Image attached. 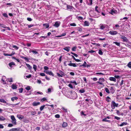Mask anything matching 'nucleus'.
Instances as JSON below:
<instances>
[{
  "mask_svg": "<svg viewBox=\"0 0 131 131\" xmlns=\"http://www.w3.org/2000/svg\"><path fill=\"white\" fill-rule=\"evenodd\" d=\"M23 88H20L19 89V92L20 93H21L23 92Z\"/></svg>",
  "mask_w": 131,
  "mask_h": 131,
  "instance_id": "nucleus-55",
  "label": "nucleus"
},
{
  "mask_svg": "<svg viewBox=\"0 0 131 131\" xmlns=\"http://www.w3.org/2000/svg\"><path fill=\"white\" fill-rule=\"evenodd\" d=\"M9 131H21V129L18 128H13L10 129Z\"/></svg>",
  "mask_w": 131,
  "mask_h": 131,
  "instance_id": "nucleus-6",
  "label": "nucleus"
},
{
  "mask_svg": "<svg viewBox=\"0 0 131 131\" xmlns=\"http://www.w3.org/2000/svg\"><path fill=\"white\" fill-rule=\"evenodd\" d=\"M59 73H57V75L59 77H62L65 76L66 75V74L64 73L61 71H59Z\"/></svg>",
  "mask_w": 131,
  "mask_h": 131,
  "instance_id": "nucleus-2",
  "label": "nucleus"
},
{
  "mask_svg": "<svg viewBox=\"0 0 131 131\" xmlns=\"http://www.w3.org/2000/svg\"><path fill=\"white\" fill-rule=\"evenodd\" d=\"M40 75L42 76H45V74L43 73H40Z\"/></svg>",
  "mask_w": 131,
  "mask_h": 131,
  "instance_id": "nucleus-51",
  "label": "nucleus"
},
{
  "mask_svg": "<svg viewBox=\"0 0 131 131\" xmlns=\"http://www.w3.org/2000/svg\"><path fill=\"white\" fill-rule=\"evenodd\" d=\"M37 82L39 84H40L41 83V80H37Z\"/></svg>",
  "mask_w": 131,
  "mask_h": 131,
  "instance_id": "nucleus-56",
  "label": "nucleus"
},
{
  "mask_svg": "<svg viewBox=\"0 0 131 131\" xmlns=\"http://www.w3.org/2000/svg\"><path fill=\"white\" fill-rule=\"evenodd\" d=\"M18 99V98L17 97H13L11 98V100L12 101H14L15 100H17Z\"/></svg>",
  "mask_w": 131,
  "mask_h": 131,
  "instance_id": "nucleus-24",
  "label": "nucleus"
},
{
  "mask_svg": "<svg viewBox=\"0 0 131 131\" xmlns=\"http://www.w3.org/2000/svg\"><path fill=\"white\" fill-rule=\"evenodd\" d=\"M85 90L83 89H80L79 91V93H83L85 92Z\"/></svg>",
  "mask_w": 131,
  "mask_h": 131,
  "instance_id": "nucleus-23",
  "label": "nucleus"
},
{
  "mask_svg": "<svg viewBox=\"0 0 131 131\" xmlns=\"http://www.w3.org/2000/svg\"><path fill=\"white\" fill-rule=\"evenodd\" d=\"M5 27H4V28H6L5 30L8 29V30H10V28L9 27H6V26L5 25Z\"/></svg>",
  "mask_w": 131,
  "mask_h": 131,
  "instance_id": "nucleus-48",
  "label": "nucleus"
},
{
  "mask_svg": "<svg viewBox=\"0 0 131 131\" xmlns=\"http://www.w3.org/2000/svg\"><path fill=\"white\" fill-rule=\"evenodd\" d=\"M113 43H115L116 45L118 46H119L120 45V43H119L117 42H114Z\"/></svg>",
  "mask_w": 131,
  "mask_h": 131,
  "instance_id": "nucleus-43",
  "label": "nucleus"
},
{
  "mask_svg": "<svg viewBox=\"0 0 131 131\" xmlns=\"http://www.w3.org/2000/svg\"><path fill=\"white\" fill-rule=\"evenodd\" d=\"M5 119V118L3 116H0V121H3Z\"/></svg>",
  "mask_w": 131,
  "mask_h": 131,
  "instance_id": "nucleus-25",
  "label": "nucleus"
},
{
  "mask_svg": "<svg viewBox=\"0 0 131 131\" xmlns=\"http://www.w3.org/2000/svg\"><path fill=\"white\" fill-rule=\"evenodd\" d=\"M127 66L129 68H131V62H129L128 63Z\"/></svg>",
  "mask_w": 131,
  "mask_h": 131,
  "instance_id": "nucleus-41",
  "label": "nucleus"
},
{
  "mask_svg": "<svg viewBox=\"0 0 131 131\" xmlns=\"http://www.w3.org/2000/svg\"><path fill=\"white\" fill-rule=\"evenodd\" d=\"M5 25L0 23V27H2L4 28V27H5Z\"/></svg>",
  "mask_w": 131,
  "mask_h": 131,
  "instance_id": "nucleus-52",
  "label": "nucleus"
},
{
  "mask_svg": "<svg viewBox=\"0 0 131 131\" xmlns=\"http://www.w3.org/2000/svg\"><path fill=\"white\" fill-rule=\"evenodd\" d=\"M68 126V124L66 122H63L62 126L63 127H66Z\"/></svg>",
  "mask_w": 131,
  "mask_h": 131,
  "instance_id": "nucleus-20",
  "label": "nucleus"
},
{
  "mask_svg": "<svg viewBox=\"0 0 131 131\" xmlns=\"http://www.w3.org/2000/svg\"><path fill=\"white\" fill-rule=\"evenodd\" d=\"M31 114L32 115H34L36 114V112L35 111H32L31 112Z\"/></svg>",
  "mask_w": 131,
  "mask_h": 131,
  "instance_id": "nucleus-36",
  "label": "nucleus"
},
{
  "mask_svg": "<svg viewBox=\"0 0 131 131\" xmlns=\"http://www.w3.org/2000/svg\"><path fill=\"white\" fill-rule=\"evenodd\" d=\"M15 54V52L14 51H13L12 52L11 54H10V56H12Z\"/></svg>",
  "mask_w": 131,
  "mask_h": 131,
  "instance_id": "nucleus-57",
  "label": "nucleus"
},
{
  "mask_svg": "<svg viewBox=\"0 0 131 131\" xmlns=\"http://www.w3.org/2000/svg\"><path fill=\"white\" fill-rule=\"evenodd\" d=\"M62 57V56H61L59 58V60L60 62H61V59Z\"/></svg>",
  "mask_w": 131,
  "mask_h": 131,
  "instance_id": "nucleus-63",
  "label": "nucleus"
},
{
  "mask_svg": "<svg viewBox=\"0 0 131 131\" xmlns=\"http://www.w3.org/2000/svg\"><path fill=\"white\" fill-rule=\"evenodd\" d=\"M11 118L12 119V122L14 125L16 124V120L14 117L13 115H12L11 116Z\"/></svg>",
  "mask_w": 131,
  "mask_h": 131,
  "instance_id": "nucleus-4",
  "label": "nucleus"
},
{
  "mask_svg": "<svg viewBox=\"0 0 131 131\" xmlns=\"http://www.w3.org/2000/svg\"><path fill=\"white\" fill-rule=\"evenodd\" d=\"M99 54L102 55L103 54V53L101 50H99Z\"/></svg>",
  "mask_w": 131,
  "mask_h": 131,
  "instance_id": "nucleus-45",
  "label": "nucleus"
},
{
  "mask_svg": "<svg viewBox=\"0 0 131 131\" xmlns=\"http://www.w3.org/2000/svg\"><path fill=\"white\" fill-rule=\"evenodd\" d=\"M111 99L110 98V97H109V96H107V97L106 98V101L108 102H110V99Z\"/></svg>",
  "mask_w": 131,
  "mask_h": 131,
  "instance_id": "nucleus-34",
  "label": "nucleus"
},
{
  "mask_svg": "<svg viewBox=\"0 0 131 131\" xmlns=\"http://www.w3.org/2000/svg\"><path fill=\"white\" fill-rule=\"evenodd\" d=\"M40 103L39 102H34L32 103V105L33 106H36L40 105Z\"/></svg>",
  "mask_w": 131,
  "mask_h": 131,
  "instance_id": "nucleus-13",
  "label": "nucleus"
},
{
  "mask_svg": "<svg viewBox=\"0 0 131 131\" xmlns=\"http://www.w3.org/2000/svg\"><path fill=\"white\" fill-rule=\"evenodd\" d=\"M11 87L13 89H16L17 88V86L16 84H13L12 85Z\"/></svg>",
  "mask_w": 131,
  "mask_h": 131,
  "instance_id": "nucleus-18",
  "label": "nucleus"
},
{
  "mask_svg": "<svg viewBox=\"0 0 131 131\" xmlns=\"http://www.w3.org/2000/svg\"><path fill=\"white\" fill-rule=\"evenodd\" d=\"M77 18L79 20H81L83 19V18L82 17L79 16L78 15L77 16Z\"/></svg>",
  "mask_w": 131,
  "mask_h": 131,
  "instance_id": "nucleus-29",
  "label": "nucleus"
},
{
  "mask_svg": "<svg viewBox=\"0 0 131 131\" xmlns=\"http://www.w3.org/2000/svg\"><path fill=\"white\" fill-rule=\"evenodd\" d=\"M90 25V23L87 21H85L84 23V25L85 26H89Z\"/></svg>",
  "mask_w": 131,
  "mask_h": 131,
  "instance_id": "nucleus-22",
  "label": "nucleus"
},
{
  "mask_svg": "<svg viewBox=\"0 0 131 131\" xmlns=\"http://www.w3.org/2000/svg\"><path fill=\"white\" fill-rule=\"evenodd\" d=\"M26 64L30 70H31L32 69V67L30 65L26 63Z\"/></svg>",
  "mask_w": 131,
  "mask_h": 131,
  "instance_id": "nucleus-27",
  "label": "nucleus"
},
{
  "mask_svg": "<svg viewBox=\"0 0 131 131\" xmlns=\"http://www.w3.org/2000/svg\"><path fill=\"white\" fill-rule=\"evenodd\" d=\"M77 48V47H76L74 46L72 48V50L73 51H76Z\"/></svg>",
  "mask_w": 131,
  "mask_h": 131,
  "instance_id": "nucleus-37",
  "label": "nucleus"
},
{
  "mask_svg": "<svg viewBox=\"0 0 131 131\" xmlns=\"http://www.w3.org/2000/svg\"><path fill=\"white\" fill-rule=\"evenodd\" d=\"M71 83H73L75 85H77L78 84L75 81H70Z\"/></svg>",
  "mask_w": 131,
  "mask_h": 131,
  "instance_id": "nucleus-30",
  "label": "nucleus"
},
{
  "mask_svg": "<svg viewBox=\"0 0 131 131\" xmlns=\"http://www.w3.org/2000/svg\"><path fill=\"white\" fill-rule=\"evenodd\" d=\"M44 72L47 74H49L50 75H52V76H54V74L51 71H49L48 70H44Z\"/></svg>",
  "mask_w": 131,
  "mask_h": 131,
  "instance_id": "nucleus-5",
  "label": "nucleus"
},
{
  "mask_svg": "<svg viewBox=\"0 0 131 131\" xmlns=\"http://www.w3.org/2000/svg\"><path fill=\"white\" fill-rule=\"evenodd\" d=\"M116 11H114L113 10H112L111 11V13H110L112 14H113L114 13H116Z\"/></svg>",
  "mask_w": 131,
  "mask_h": 131,
  "instance_id": "nucleus-44",
  "label": "nucleus"
},
{
  "mask_svg": "<svg viewBox=\"0 0 131 131\" xmlns=\"http://www.w3.org/2000/svg\"><path fill=\"white\" fill-rule=\"evenodd\" d=\"M3 15L5 17H8V16L6 13H3Z\"/></svg>",
  "mask_w": 131,
  "mask_h": 131,
  "instance_id": "nucleus-50",
  "label": "nucleus"
},
{
  "mask_svg": "<svg viewBox=\"0 0 131 131\" xmlns=\"http://www.w3.org/2000/svg\"><path fill=\"white\" fill-rule=\"evenodd\" d=\"M127 124V122H123L121 124L119 125V126H122L124 125H126Z\"/></svg>",
  "mask_w": 131,
  "mask_h": 131,
  "instance_id": "nucleus-28",
  "label": "nucleus"
},
{
  "mask_svg": "<svg viewBox=\"0 0 131 131\" xmlns=\"http://www.w3.org/2000/svg\"><path fill=\"white\" fill-rule=\"evenodd\" d=\"M43 26L45 27L46 28H48L49 27V25L47 24H43Z\"/></svg>",
  "mask_w": 131,
  "mask_h": 131,
  "instance_id": "nucleus-26",
  "label": "nucleus"
},
{
  "mask_svg": "<svg viewBox=\"0 0 131 131\" xmlns=\"http://www.w3.org/2000/svg\"><path fill=\"white\" fill-rule=\"evenodd\" d=\"M78 65V64H76L74 63H73V65L72 66L74 67H75L77 66V65Z\"/></svg>",
  "mask_w": 131,
  "mask_h": 131,
  "instance_id": "nucleus-61",
  "label": "nucleus"
},
{
  "mask_svg": "<svg viewBox=\"0 0 131 131\" xmlns=\"http://www.w3.org/2000/svg\"><path fill=\"white\" fill-rule=\"evenodd\" d=\"M0 102L3 103H6V101L4 99H1Z\"/></svg>",
  "mask_w": 131,
  "mask_h": 131,
  "instance_id": "nucleus-40",
  "label": "nucleus"
},
{
  "mask_svg": "<svg viewBox=\"0 0 131 131\" xmlns=\"http://www.w3.org/2000/svg\"><path fill=\"white\" fill-rule=\"evenodd\" d=\"M86 62L85 61H84L83 64L82 65H81L80 66V67H82V66H83L84 67H88L89 66V65H86Z\"/></svg>",
  "mask_w": 131,
  "mask_h": 131,
  "instance_id": "nucleus-15",
  "label": "nucleus"
},
{
  "mask_svg": "<svg viewBox=\"0 0 131 131\" xmlns=\"http://www.w3.org/2000/svg\"><path fill=\"white\" fill-rule=\"evenodd\" d=\"M67 9L68 10H73V7L67 5Z\"/></svg>",
  "mask_w": 131,
  "mask_h": 131,
  "instance_id": "nucleus-16",
  "label": "nucleus"
},
{
  "mask_svg": "<svg viewBox=\"0 0 131 131\" xmlns=\"http://www.w3.org/2000/svg\"><path fill=\"white\" fill-rule=\"evenodd\" d=\"M34 26V25H33V24H31V25H28V27L29 28H30L32 27L33 26Z\"/></svg>",
  "mask_w": 131,
  "mask_h": 131,
  "instance_id": "nucleus-60",
  "label": "nucleus"
},
{
  "mask_svg": "<svg viewBox=\"0 0 131 131\" xmlns=\"http://www.w3.org/2000/svg\"><path fill=\"white\" fill-rule=\"evenodd\" d=\"M61 109H62L64 111V112H67V109L65 108L64 107H62L61 108Z\"/></svg>",
  "mask_w": 131,
  "mask_h": 131,
  "instance_id": "nucleus-35",
  "label": "nucleus"
},
{
  "mask_svg": "<svg viewBox=\"0 0 131 131\" xmlns=\"http://www.w3.org/2000/svg\"><path fill=\"white\" fill-rule=\"evenodd\" d=\"M49 68L47 66H45L44 67V69L45 70H47L49 69Z\"/></svg>",
  "mask_w": 131,
  "mask_h": 131,
  "instance_id": "nucleus-53",
  "label": "nucleus"
},
{
  "mask_svg": "<svg viewBox=\"0 0 131 131\" xmlns=\"http://www.w3.org/2000/svg\"><path fill=\"white\" fill-rule=\"evenodd\" d=\"M70 25L71 26H76V25L75 23H71L70 24Z\"/></svg>",
  "mask_w": 131,
  "mask_h": 131,
  "instance_id": "nucleus-39",
  "label": "nucleus"
},
{
  "mask_svg": "<svg viewBox=\"0 0 131 131\" xmlns=\"http://www.w3.org/2000/svg\"><path fill=\"white\" fill-rule=\"evenodd\" d=\"M105 91L106 93H110V92L109 91L107 88H105Z\"/></svg>",
  "mask_w": 131,
  "mask_h": 131,
  "instance_id": "nucleus-38",
  "label": "nucleus"
},
{
  "mask_svg": "<svg viewBox=\"0 0 131 131\" xmlns=\"http://www.w3.org/2000/svg\"><path fill=\"white\" fill-rule=\"evenodd\" d=\"M60 22L59 21H57L53 25V26L56 27L57 28L58 27L60 26Z\"/></svg>",
  "mask_w": 131,
  "mask_h": 131,
  "instance_id": "nucleus-7",
  "label": "nucleus"
},
{
  "mask_svg": "<svg viewBox=\"0 0 131 131\" xmlns=\"http://www.w3.org/2000/svg\"><path fill=\"white\" fill-rule=\"evenodd\" d=\"M6 79V77L5 76H3L2 77V81L3 83L4 84L6 83V82L5 81V79Z\"/></svg>",
  "mask_w": 131,
  "mask_h": 131,
  "instance_id": "nucleus-11",
  "label": "nucleus"
},
{
  "mask_svg": "<svg viewBox=\"0 0 131 131\" xmlns=\"http://www.w3.org/2000/svg\"><path fill=\"white\" fill-rule=\"evenodd\" d=\"M81 116H82L83 115L85 116L86 115L83 112V111H82L81 112Z\"/></svg>",
  "mask_w": 131,
  "mask_h": 131,
  "instance_id": "nucleus-54",
  "label": "nucleus"
},
{
  "mask_svg": "<svg viewBox=\"0 0 131 131\" xmlns=\"http://www.w3.org/2000/svg\"><path fill=\"white\" fill-rule=\"evenodd\" d=\"M103 121L107 122H110V120H107V118H106L104 119H103L102 120Z\"/></svg>",
  "mask_w": 131,
  "mask_h": 131,
  "instance_id": "nucleus-32",
  "label": "nucleus"
},
{
  "mask_svg": "<svg viewBox=\"0 0 131 131\" xmlns=\"http://www.w3.org/2000/svg\"><path fill=\"white\" fill-rule=\"evenodd\" d=\"M25 89L29 91L30 90V88L29 86H28L25 88Z\"/></svg>",
  "mask_w": 131,
  "mask_h": 131,
  "instance_id": "nucleus-49",
  "label": "nucleus"
},
{
  "mask_svg": "<svg viewBox=\"0 0 131 131\" xmlns=\"http://www.w3.org/2000/svg\"><path fill=\"white\" fill-rule=\"evenodd\" d=\"M109 80L111 81H113L115 82L116 81V80L115 78L113 77H110L109 78Z\"/></svg>",
  "mask_w": 131,
  "mask_h": 131,
  "instance_id": "nucleus-17",
  "label": "nucleus"
},
{
  "mask_svg": "<svg viewBox=\"0 0 131 131\" xmlns=\"http://www.w3.org/2000/svg\"><path fill=\"white\" fill-rule=\"evenodd\" d=\"M71 54H73L74 55V56H75L76 57H78V55L77 54H76L74 53H73L72 52H71Z\"/></svg>",
  "mask_w": 131,
  "mask_h": 131,
  "instance_id": "nucleus-47",
  "label": "nucleus"
},
{
  "mask_svg": "<svg viewBox=\"0 0 131 131\" xmlns=\"http://www.w3.org/2000/svg\"><path fill=\"white\" fill-rule=\"evenodd\" d=\"M49 105L47 104L41 106L40 108V110L41 111H42L44 108H47L46 106H48Z\"/></svg>",
  "mask_w": 131,
  "mask_h": 131,
  "instance_id": "nucleus-9",
  "label": "nucleus"
},
{
  "mask_svg": "<svg viewBox=\"0 0 131 131\" xmlns=\"http://www.w3.org/2000/svg\"><path fill=\"white\" fill-rule=\"evenodd\" d=\"M17 117L20 119H22L24 117L23 116L20 115H17Z\"/></svg>",
  "mask_w": 131,
  "mask_h": 131,
  "instance_id": "nucleus-21",
  "label": "nucleus"
},
{
  "mask_svg": "<svg viewBox=\"0 0 131 131\" xmlns=\"http://www.w3.org/2000/svg\"><path fill=\"white\" fill-rule=\"evenodd\" d=\"M37 66L36 65H35V64L33 65V68L34 69L35 71H36V69H37Z\"/></svg>",
  "mask_w": 131,
  "mask_h": 131,
  "instance_id": "nucleus-31",
  "label": "nucleus"
},
{
  "mask_svg": "<svg viewBox=\"0 0 131 131\" xmlns=\"http://www.w3.org/2000/svg\"><path fill=\"white\" fill-rule=\"evenodd\" d=\"M55 117L56 118H59L60 117V115L58 114H57L55 115Z\"/></svg>",
  "mask_w": 131,
  "mask_h": 131,
  "instance_id": "nucleus-46",
  "label": "nucleus"
},
{
  "mask_svg": "<svg viewBox=\"0 0 131 131\" xmlns=\"http://www.w3.org/2000/svg\"><path fill=\"white\" fill-rule=\"evenodd\" d=\"M3 55L5 56H10V54H8L6 53H4Z\"/></svg>",
  "mask_w": 131,
  "mask_h": 131,
  "instance_id": "nucleus-59",
  "label": "nucleus"
},
{
  "mask_svg": "<svg viewBox=\"0 0 131 131\" xmlns=\"http://www.w3.org/2000/svg\"><path fill=\"white\" fill-rule=\"evenodd\" d=\"M31 52L35 54H38V52L34 50H32V51H31Z\"/></svg>",
  "mask_w": 131,
  "mask_h": 131,
  "instance_id": "nucleus-42",
  "label": "nucleus"
},
{
  "mask_svg": "<svg viewBox=\"0 0 131 131\" xmlns=\"http://www.w3.org/2000/svg\"><path fill=\"white\" fill-rule=\"evenodd\" d=\"M70 48L69 47H65L63 49L66 51L67 52H68L70 50Z\"/></svg>",
  "mask_w": 131,
  "mask_h": 131,
  "instance_id": "nucleus-12",
  "label": "nucleus"
},
{
  "mask_svg": "<svg viewBox=\"0 0 131 131\" xmlns=\"http://www.w3.org/2000/svg\"><path fill=\"white\" fill-rule=\"evenodd\" d=\"M99 26L100 29H103L105 28L106 26V25H103L102 24H101Z\"/></svg>",
  "mask_w": 131,
  "mask_h": 131,
  "instance_id": "nucleus-10",
  "label": "nucleus"
},
{
  "mask_svg": "<svg viewBox=\"0 0 131 131\" xmlns=\"http://www.w3.org/2000/svg\"><path fill=\"white\" fill-rule=\"evenodd\" d=\"M99 80L100 81H102V82H104L105 81L104 79L103 78H100Z\"/></svg>",
  "mask_w": 131,
  "mask_h": 131,
  "instance_id": "nucleus-58",
  "label": "nucleus"
},
{
  "mask_svg": "<svg viewBox=\"0 0 131 131\" xmlns=\"http://www.w3.org/2000/svg\"><path fill=\"white\" fill-rule=\"evenodd\" d=\"M15 65V64L13 62L9 63V65L10 68V69H11V68L13 67V66Z\"/></svg>",
  "mask_w": 131,
  "mask_h": 131,
  "instance_id": "nucleus-14",
  "label": "nucleus"
},
{
  "mask_svg": "<svg viewBox=\"0 0 131 131\" xmlns=\"http://www.w3.org/2000/svg\"><path fill=\"white\" fill-rule=\"evenodd\" d=\"M117 32L115 31L112 30L109 32V33L111 35H114L117 34Z\"/></svg>",
  "mask_w": 131,
  "mask_h": 131,
  "instance_id": "nucleus-8",
  "label": "nucleus"
},
{
  "mask_svg": "<svg viewBox=\"0 0 131 131\" xmlns=\"http://www.w3.org/2000/svg\"><path fill=\"white\" fill-rule=\"evenodd\" d=\"M27 19L29 21H32V20L31 18L28 17L27 18Z\"/></svg>",
  "mask_w": 131,
  "mask_h": 131,
  "instance_id": "nucleus-62",
  "label": "nucleus"
},
{
  "mask_svg": "<svg viewBox=\"0 0 131 131\" xmlns=\"http://www.w3.org/2000/svg\"><path fill=\"white\" fill-rule=\"evenodd\" d=\"M122 39H123V42H127L128 41V39L125 36H124V37L122 38Z\"/></svg>",
  "mask_w": 131,
  "mask_h": 131,
  "instance_id": "nucleus-19",
  "label": "nucleus"
},
{
  "mask_svg": "<svg viewBox=\"0 0 131 131\" xmlns=\"http://www.w3.org/2000/svg\"><path fill=\"white\" fill-rule=\"evenodd\" d=\"M13 126V125L11 124H9L8 125V126L9 127H12Z\"/></svg>",
  "mask_w": 131,
  "mask_h": 131,
  "instance_id": "nucleus-64",
  "label": "nucleus"
},
{
  "mask_svg": "<svg viewBox=\"0 0 131 131\" xmlns=\"http://www.w3.org/2000/svg\"><path fill=\"white\" fill-rule=\"evenodd\" d=\"M9 48L12 50H17L19 49V47L16 45H13L12 46H10Z\"/></svg>",
  "mask_w": 131,
  "mask_h": 131,
  "instance_id": "nucleus-3",
  "label": "nucleus"
},
{
  "mask_svg": "<svg viewBox=\"0 0 131 131\" xmlns=\"http://www.w3.org/2000/svg\"><path fill=\"white\" fill-rule=\"evenodd\" d=\"M7 80L9 82H13L12 78H8Z\"/></svg>",
  "mask_w": 131,
  "mask_h": 131,
  "instance_id": "nucleus-33",
  "label": "nucleus"
},
{
  "mask_svg": "<svg viewBox=\"0 0 131 131\" xmlns=\"http://www.w3.org/2000/svg\"><path fill=\"white\" fill-rule=\"evenodd\" d=\"M118 103H116L114 101H112L111 104V106L112 109H114L115 107H118Z\"/></svg>",
  "mask_w": 131,
  "mask_h": 131,
  "instance_id": "nucleus-1",
  "label": "nucleus"
}]
</instances>
